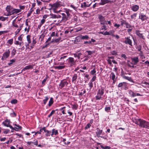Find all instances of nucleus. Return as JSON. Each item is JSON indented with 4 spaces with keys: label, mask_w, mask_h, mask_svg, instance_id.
Segmentation results:
<instances>
[{
    "label": "nucleus",
    "mask_w": 149,
    "mask_h": 149,
    "mask_svg": "<svg viewBox=\"0 0 149 149\" xmlns=\"http://www.w3.org/2000/svg\"><path fill=\"white\" fill-rule=\"evenodd\" d=\"M14 125L16 126V127L14 128V130L16 131H18V130H20L22 128L21 127L18 125L15 124Z\"/></svg>",
    "instance_id": "obj_31"
},
{
    "label": "nucleus",
    "mask_w": 149,
    "mask_h": 149,
    "mask_svg": "<svg viewBox=\"0 0 149 149\" xmlns=\"http://www.w3.org/2000/svg\"><path fill=\"white\" fill-rule=\"evenodd\" d=\"M62 5V3L61 2H56L52 5V9L54 10V12L55 13H59L61 11V10L58 11H57L56 10L61 6Z\"/></svg>",
    "instance_id": "obj_2"
},
{
    "label": "nucleus",
    "mask_w": 149,
    "mask_h": 149,
    "mask_svg": "<svg viewBox=\"0 0 149 149\" xmlns=\"http://www.w3.org/2000/svg\"><path fill=\"white\" fill-rule=\"evenodd\" d=\"M16 52V50L15 49H13L12 50V51L11 52V55L12 56H14V55H15V54Z\"/></svg>",
    "instance_id": "obj_41"
},
{
    "label": "nucleus",
    "mask_w": 149,
    "mask_h": 149,
    "mask_svg": "<svg viewBox=\"0 0 149 149\" xmlns=\"http://www.w3.org/2000/svg\"><path fill=\"white\" fill-rule=\"evenodd\" d=\"M49 99V98L47 97H45V99H44L43 100V102L44 104H45L46 103L47 101Z\"/></svg>",
    "instance_id": "obj_45"
},
{
    "label": "nucleus",
    "mask_w": 149,
    "mask_h": 149,
    "mask_svg": "<svg viewBox=\"0 0 149 149\" xmlns=\"http://www.w3.org/2000/svg\"><path fill=\"white\" fill-rule=\"evenodd\" d=\"M55 111L53 110L50 113V114L48 116V117H50L55 113Z\"/></svg>",
    "instance_id": "obj_52"
},
{
    "label": "nucleus",
    "mask_w": 149,
    "mask_h": 149,
    "mask_svg": "<svg viewBox=\"0 0 149 149\" xmlns=\"http://www.w3.org/2000/svg\"><path fill=\"white\" fill-rule=\"evenodd\" d=\"M67 62V64L70 66H72L75 64L76 61L74 58L72 57H69L66 60Z\"/></svg>",
    "instance_id": "obj_3"
},
{
    "label": "nucleus",
    "mask_w": 149,
    "mask_h": 149,
    "mask_svg": "<svg viewBox=\"0 0 149 149\" xmlns=\"http://www.w3.org/2000/svg\"><path fill=\"white\" fill-rule=\"evenodd\" d=\"M125 25L126 26V27L127 28H130L131 27V25L127 22L125 24Z\"/></svg>",
    "instance_id": "obj_53"
},
{
    "label": "nucleus",
    "mask_w": 149,
    "mask_h": 149,
    "mask_svg": "<svg viewBox=\"0 0 149 149\" xmlns=\"http://www.w3.org/2000/svg\"><path fill=\"white\" fill-rule=\"evenodd\" d=\"M111 109V108L109 107H106L105 108V110L107 111H109Z\"/></svg>",
    "instance_id": "obj_56"
},
{
    "label": "nucleus",
    "mask_w": 149,
    "mask_h": 149,
    "mask_svg": "<svg viewBox=\"0 0 149 149\" xmlns=\"http://www.w3.org/2000/svg\"><path fill=\"white\" fill-rule=\"evenodd\" d=\"M96 79V77L95 76H94L92 78L91 80L90 81L91 82H93L95 81Z\"/></svg>",
    "instance_id": "obj_63"
},
{
    "label": "nucleus",
    "mask_w": 149,
    "mask_h": 149,
    "mask_svg": "<svg viewBox=\"0 0 149 149\" xmlns=\"http://www.w3.org/2000/svg\"><path fill=\"white\" fill-rule=\"evenodd\" d=\"M82 91L83 92H81L79 93V95H83L86 93V91L85 90H82V91Z\"/></svg>",
    "instance_id": "obj_58"
},
{
    "label": "nucleus",
    "mask_w": 149,
    "mask_h": 149,
    "mask_svg": "<svg viewBox=\"0 0 149 149\" xmlns=\"http://www.w3.org/2000/svg\"><path fill=\"white\" fill-rule=\"evenodd\" d=\"M91 4V3L87 4V3L84 2L81 4V7L82 8H85L87 7H89L90 6Z\"/></svg>",
    "instance_id": "obj_15"
},
{
    "label": "nucleus",
    "mask_w": 149,
    "mask_h": 149,
    "mask_svg": "<svg viewBox=\"0 0 149 149\" xmlns=\"http://www.w3.org/2000/svg\"><path fill=\"white\" fill-rule=\"evenodd\" d=\"M110 1L108 0H101V2L99 4L100 5H103L109 3Z\"/></svg>",
    "instance_id": "obj_26"
},
{
    "label": "nucleus",
    "mask_w": 149,
    "mask_h": 149,
    "mask_svg": "<svg viewBox=\"0 0 149 149\" xmlns=\"http://www.w3.org/2000/svg\"><path fill=\"white\" fill-rule=\"evenodd\" d=\"M134 122L141 127L149 129V122L144 120L139 119Z\"/></svg>",
    "instance_id": "obj_1"
},
{
    "label": "nucleus",
    "mask_w": 149,
    "mask_h": 149,
    "mask_svg": "<svg viewBox=\"0 0 149 149\" xmlns=\"http://www.w3.org/2000/svg\"><path fill=\"white\" fill-rule=\"evenodd\" d=\"M137 14L136 13H135L132 15H131V19H135V18L137 16Z\"/></svg>",
    "instance_id": "obj_44"
},
{
    "label": "nucleus",
    "mask_w": 149,
    "mask_h": 149,
    "mask_svg": "<svg viewBox=\"0 0 149 149\" xmlns=\"http://www.w3.org/2000/svg\"><path fill=\"white\" fill-rule=\"evenodd\" d=\"M139 6L137 5L133 6L131 7V9L134 12L137 11L139 9Z\"/></svg>",
    "instance_id": "obj_19"
},
{
    "label": "nucleus",
    "mask_w": 149,
    "mask_h": 149,
    "mask_svg": "<svg viewBox=\"0 0 149 149\" xmlns=\"http://www.w3.org/2000/svg\"><path fill=\"white\" fill-rule=\"evenodd\" d=\"M139 18L142 21H143L147 19V17L146 15L143 14H141L139 16Z\"/></svg>",
    "instance_id": "obj_16"
},
{
    "label": "nucleus",
    "mask_w": 149,
    "mask_h": 149,
    "mask_svg": "<svg viewBox=\"0 0 149 149\" xmlns=\"http://www.w3.org/2000/svg\"><path fill=\"white\" fill-rule=\"evenodd\" d=\"M31 26H29L28 27H26L24 29L25 32L27 34L29 31Z\"/></svg>",
    "instance_id": "obj_40"
},
{
    "label": "nucleus",
    "mask_w": 149,
    "mask_h": 149,
    "mask_svg": "<svg viewBox=\"0 0 149 149\" xmlns=\"http://www.w3.org/2000/svg\"><path fill=\"white\" fill-rule=\"evenodd\" d=\"M53 103V99L52 97H51L50 98L49 101L48 103V106L49 107H50Z\"/></svg>",
    "instance_id": "obj_38"
},
{
    "label": "nucleus",
    "mask_w": 149,
    "mask_h": 149,
    "mask_svg": "<svg viewBox=\"0 0 149 149\" xmlns=\"http://www.w3.org/2000/svg\"><path fill=\"white\" fill-rule=\"evenodd\" d=\"M110 77L113 80V83H115L116 82L115 75L114 73L112 72L110 75Z\"/></svg>",
    "instance_id": "obj_27"
},
{
    "label": "nucleus",
    "mask_w": 149,
    "mask_h": 149,
    "mask_svg": "<svg viewBox=\"0 0 149 149\" xmlns=\"http://www.w3.org/2000/svg\"><path fill=\"white\" fill-rule=\"evenodd\" d=\"M102 95L100 94H99L98 93L97 95L95 97L96 99L97 100H100L101 98V96Z\"/></svg>",
    "instance_id": "obj_36"
},
{
    "label": "nucleus",
    "mask_w": 149,
    "mask_h": 149,
    "mask_svg": "<svg viewBox=\"0 0 149 149\" xmlns=\"http://www.w3.org/2000/svg\"><path fill=\"white\" fill-rule=\"evenodd\" d=\"M114 31H109V35L111 36H115V35L114 34Z\"/></svg>",
    "instance_id": "obj_46"
},
{
    "label": "nucleus",
    "mask_w": 149,
    "mask_h": 149,
    "mask_svg": "<svg viewBox=\"0 0 149 149\" xmlns=\"http://www.w3.org/2000/svg\"><path fill=\"white\" fill-rule=\"evenodd\" d=\"M16 19L14 20L12 22V25L15 29L19 27L18 25L15 23Z\"/></svg>",
    "instance_id": "obj_25"
},
{
    "label": "nucleus",
    "mask_w": 149,
    "mask_h": 149,
    "mask_svg": "<svg viewBox=\"0 0 149 149\" xmlns=\"http://www.w3.org/2000/svg\"><path fill=\"white\" fill-rule=\"evenodd\" d=\"M46 133L45 135L47 136H49L51 135V132L45 129V127H43V130Z\"/></svg>",
    "instance_id": "obj_18"
},
{
    "label": "nucleus",
    "mask_w": 149,
    "mask_h": 149,
    "mask_svg": "<svg viewBox=\"0 0 149 149\" xmlns=\"http://www.w3.org/2000/svg\"><path fill=\"white\" fill-rule=\"evenodd\" d=\"M27 40L28 42V45H26V47L27 48H29V45L31 43V36L29 35H28L26 36Z\"/></svg>",
    "instance_id": "obj_20"
},
{
    "label": "nucleus",
    "mask_w": 149,
    "mask_h": 149,
    "mask_svg": "<svg viewBox=\"0 0 149 149\" xmlns=\"http://www.w3.org/2000/svg\"><path fill=\"white\" fill-rule=\"evenodd\" d=\"M20 12L21 10L20 9H18L13 8L12 12L11 13V15H12L17 14V13Z\"/></svg>",
    "instance_id": "obj_17"
},
{
    "label": "nucleus",
    "mask_w": 149,
    "mask_h": 149,
    "mask_svg": "<svg viewBox=\"0 0 149 149\" xmlns=\"http://www.w3.org/2000/svg\"><path fill=\"white\" fill-rule=\"evenodd\" d=\"M13 9V7L10 5L8 6H7L6 8V10L8 12V13L7 15H5L6 16H9L11 15V13L12 12Z\"/></svg>",
    "instance_id": "obj_5"
},
{
    "label": "nucleus",
    "mask_w": 149,
    "mask_h": 149,
    "mask_svg": "<svg viewBox=\"0 0 149 149\" xmlns=\"http://www.w3.org/2000/svg\"><path fill=\"white\" fill-rule=\"evenodd\" d=\"M77 74H74L72 78V81L73 82H74L76 81V80L77 79Z\"/></svg>",
    "instance_id": "obj_34"
},
{
    "label": "nucleus",
    "mask_w": 149,
    "mask_h": 149,
    "mask_svg": "<svg viewBox=\"0 0 149 149\" xmlns=\"http://www.w3.org/2000/svg\"><path fill=\"white\" fill-rule=\"evenodd\" d=\"M58 134V132L57 130H55L54 129L52 130L51 136L53 137V135H56Z\"/></svg>",
    "instance_id": "obj_28"
},
{
    "label": "nucleus",
    "mask_w": 149,
    "mask_h": 149,
    "mask_svg": "<svg viewBox=\"0 0 149 149\" xmlns=\"http://www.w3.org/2000/svg\"><path fill=\"white\" fill-rule=\"evenodd\" d=\"M102 130H100L98 128L97 129L96 132V135L98 137H100V135L102 133Z\"/></svg>",
    "instance_id": "obj_24"
},
{
    "label": "nucleus",
    "mask_w": 149,
    "mask_h": 149,
    "mask_svg": "<svg viewBox=\"0 0 149 149\" xmlns=\"http://www.w3.org/2000/svg\"><path fill=\"white\" fill-rule=\"evenodd\" d=\"M130 36L125 37V40L124 41V43L126 44H128L129 45L132 46V41L130 38Z\"/></svg>",
    "instance_id": "obj_10"
},
{
    "label": "nucleus",
    "mask_w": 149,
    "mask_h": 149,
    "mask_svg": "<svg viewBox=\"0 0 149 149\" xmlns=\"http://www.w3.org/2000/svg\"><path fill=\"white\" fill-rule=\"evenodd\" d=\"M15 62V59H13L11 60L10 61V62L8 63V65H10L11 64H13V63H14Z\"/></svg>",
    "instance_id": "obj_49"
},
{
    "label": "nucleus",
    "mask_w": 149,
    "mask_h": 149,
    "mask_svg": "<svg viewBox=\"0 0 149 149\" xmlns=\"http://www.w3.org/2000/svg\"><path fill=\"white\" fill-rule=\"evenodd\" d=\"M127 85V83L125 82H123L120 83L118 86V87H120L122 86H126Z\"/></svg>",
    "instance_id": "obj_29"
},
{
    "label": "nucleus",
    "mask_w": 149,
    "mask_h": 149,
    "mask_svg": "<svg viewBox=\"0 0 149 149\" xmlns=\"http://www.w3.org/2000/svg\"><path fill=\"white\" fill-rule=\"evenodd\" d=\"M128 93L132 97H134L136 96L135 93H134L132 91L129 90L128 91Z\"/></svg>",
    "instance_id": "obj_30"
},
{
    "label": "nucleus",
    "mask_w": 149,
    "mask_h": 149,
    "mask_svg": "<svg viewBox=\"0 0 149 149\" xmlns=\"http://www.w3.org/2000/svg\"><path fill=\"white\" fill-rule=\"evenodd\" d=\"M127 65H128V66L130 68H135L136 67V66H135L134 65H132L131 63H130V62H129V61H128Z\"/></svg>",
    "instance_id": "obj_39"
},
{
    "label": "nucleus",
    "mask_w": 149,
    "mask_h": 149,
    "mask_svg": "<svg viewBox=\"0 0 149 149\" xmlns=\"http://www.w3.org/2000/svg\"><path fill=\"white\" fill-rule=\"evenodd\" d=\"M6 20V18L3 17V16H0V20L3 21L5 20Z\"/></svg>",
    "instance_id": "obj_59"
},
{
    "label": "nucleus",
    "mask_w": 149,
    "mask_h": 149,
    "mask_svg": "<svg viewBox=\"0 0 149 149\" xmlns=\"http://www.w3.org/2000/svg\"><path fill=\"white\" fill-rule=\"evenodd\" d=\"M36 43V41L35 39H34L33 38L32 42L31 44V46H30L31 48H33V47L34 46V45Z\"/></svg>",
    "instance_id": "obj_32"
},
{
    "label": "nucleus",
    "mask_w": 149,
    "mask_h": 149,
    "mask_svg": "<svg viewBox=\"0 0 149 149\" xmlns=\"http://www.w3.org/2000/svg\"><path fill=\"white\" fill-rule=\"evenodd\" d=\"M43 130V127L42 128H41L39 131H38L37 132H35V135H36V134H37L38 133L41 134V133L42 131Z\"/></svg>",
    "instance_id": "obj_43"
},
{
    "label": "nucleus",
    "mask_w": 149,
    "mask_h": 149,
    "mask_svg": "<svg viewBox=\"0 0 149 149\" xmlns=\"http://www.w3.org/2000/svg\"><path fill=\"white\" fill-rule=\"evenodd\" d=\"M121 22V25L122 26L123 25V24H126V23L127 22H126V21H125L124 20H121L120 22Z\"/></svg>",
    "instance_id": "obj_51"
},
{
    "label": "nucleus",
    "mask_w": 149,
    "mask_h": 149,
    "mask_svg": "<svg viewBox=\"0 0 149 149\" xmlns=\"http://www.w3.org/2000/svg\"><path fill=\"white\" fill-rule=\"evenodd\" d=\"M139 55L141 59H144L145 58V57L141 53L139 54Z\"/></svg>",
    "instance_id": "obj_54"
},
{
    "label": "nucleus",
    "mask_w": 149,
    "mask_h": 149,
    "mask_svg": "<svg viewBox=\"0 0 149 149\" xmlns=\"http://www.w3.org/2000/svg\"><path fill=\"white\" fill-rule=\"evenodd\" d=\"M13 39H11L8 40V41H7V43H9L10 45H11L13 44Z\"/></svg>",
    "instance_id": "obj_48"
},
{
    "label": "nucleus",
    "mask_w": 149,
    "mask_h": 149,
    "mask_svg": "<svg viewBox=\"0 0 149 149\" xmlns=\"http://www.w3.org/2000/svg\"><path fill=\"white\" fill-rule=\"evenodd\" d=\"M65 67V65L56 66L55 67V68L56 69L61 70L63 69Z\"/></svg>",
    "instance_id": "obj_37"
},
{
    "label": "nucleus",
    "mask_w": 149,
    "mask_h": 149,
    "mask_svg": "<svg viewBox=\"0 0 149 149\" xmlns=\"http://www.w3.org/2000/svg\"><path fill=\"white\" fill-rule=\"evenodd\" d=\"M96 72V71L94 69L91 71V73L93 75L94 74H95Z\"/></svg>",
    "instance_id": "obj_55"
},
{
    "label": "nucleus",
    "mask_w": 149,
    "mask_h": 149,
    "mask_svg": "<svg viewBox=\"0 0 149 149\" xmlns=\"http://www.w3.org/2000/svg\"><path fill=\"white\" fill-rule=\"evenodd\" d=\"M45 20L42 19L41 20L40 23L42 25L45 22Z\"/></svg>",
    "instance_id": "obj_64"
},
{
    "label": "nucleus",
    "mask_w": 149,
    "mask_h": 149,
    "mask_svg": "<svg viewBox=\"0 0 149 149\" xmlns=\"http://www.w3.org/2000/svg\"><path fill=\"white\" fill-rule=\"evenodd\" d=\"M10 120L7 119H6L4 122H3V124L4 125L7 127H9L11 129H13V127L10 125L9 124L10 123Z\"/></svg>",
    "instance_id": "obj_8"
},
{
    "label": "nucleus",
    "mask_w": 149,
    "mask_h": 149,
    "mask_svg": "<svg viewBox=\"0 0 149 149\" xmlns=\"http://www.w3.org/2000/svg\"><path fill=\"white\" fill-rule=\"evenodd\" d=\"M131 62L129 61L132 65H136L139 61L138 57L135 56L131 58Z\"/></svg>",
    "instance_id": "obj_6"
},
{
    "label": "nucleus",
    "mask_w": 149,
    "mask_h": 149,
    "mask_svg": "<svg viewBox=\"0 0 149 149\" xmlns=\"http://www.w3.org/2000/svg\"><path fill=\"white\" fill-rule=\"evenodd\" d=\"M11 103L13 104H15L17 103V101L16 99H13L11 100Z\"/></svg>",
    "instance_id": "obj_50"
},
{
    "label": "nucleus",
    "mask_w": 149,
    "mask_h": 149,
    "mask_svg": "<svg viewBox=\"0 0 149 149\" xmlns=\"http://www.w3.org/2000/svg\"><path fill=\"white\" fill-rule=\"evenodd\" d=\"M80 36V38L82 40H88L89 39V37L87 35H86L84 36H82L81 35Z\"/></svg>",
    "instance_id": "obj_35"
},
{
    "label": "nucleus",
    "mask_w": 149,
    "mask_h": 149,
    "mask_svg": "<svg viewBox=\"0 0 149 149\" xmlns=\"http://www.w3.org/2000/svg\"><path fill=\"white\" fill-rule=\"evenodd\" d=\"M111 54L113 55H116L117 54V52L116 51L114 50L111 52Z\"/></svg>",
    "instance_id": "obj_61"
},
{
    "label": "nucleus",
    "mask_w": 149,
    "mask_h": 149,
    "mask_svg": "<svg viewBox=\"0 0 149 149\" xmlns=\"http://www.w3.org/2000/svg\"><path fill=\"white\" fill-rule=\"evenodd\" d=\"M136 34L139 37L144 39V36H143L142 34L140 33V31L138 30H136L135 31Z\"/></svg>",
    "instance_id": "obj_22"
},
{
    "label": "nucleus",
    "mask_w": 149,
    "mask_h": 149,
    "mask_svg": "<svg viewBox=\"0 0 149 149\" xmlns=\"http://www.w3.org/2000/svg\"><path fill=\"white\" fill-rule=\"evenodd\" d=\"M91 126V125L90 123L88 124L85 126V129H86L89 128Z\"/></svg>",
    "instance_id": "obj_60"
},
{
    "label": "nucleus",
    "mask_w": 149,
    "mask_h": 149,
    "mask_svg": "<svg viewBox=\"0 0 149 149\" xmlns=\"http://www.w3.org/2000/svg\"><path fill=\"white\" fill-rule=\"evenodd\" d=\"M101 147L103 149H110L111 147L109 146H101Z\"/></svg>",
    "instance_id": "obj_47"
},
{
    "label": "nucleus",
    "mask_w": 149,
    "mask_h": 149,
    "mask_svg": "<svg viewBox=\"0 0 149 149\" xmlns=\"http://www.w3.org/2000/svg\"><path fill=\"white\" fill-rule=\"evenodd\" d=\"M61 14L62 15V19L61 21V22H65L70 19V18L68 17L65 13H62Z\"/></svg>",
    "instance_id": "obj_11"
},
{
    "label": "nucleus",
    "mask_w": 149,
    "mask_h": 149,
    "mask_svg": "<svg viewBox=\"0 0 149 149\" xmlns=\"http://www.w3.org/2000/svg\"><path fill=\"white\" fill-rule=\"evenodd\" d=\"M10 51L9 49L6 50V51L3 54L1 58V59L3 60H6L8 58L10 54Z\"/></svg>",
    "instance_id": "obj_4"
},
{
    "label": "nucleus",
    "mask_w": 149,
    "mask_h": 149,
    "mask_svg": "<svg viewBox=\"0 0 149 149\" xmlns=\"http://www.w3.org/2000/svg\"><path fill=\"white\" fill-rule=\"evenodd\" d=\"M33 11V10L32 8H31L30 10L29 11V13H28L27 15V17H28L29 16H30V15H31Z\"/></svg>",
    "instance_id": "obj_42"
},
{
    "label": "nucleus",
    "mask_w": 149,
    "mask_h": 149,
    "mask_svg": "<svg viewBox=\"0 0 149 149\" xmlns=\"http://www.w3.org/2000/svg\"><path fill=\"white\" fill-rule=\"evenodd\" d=\"M33 65H29L25 67L22 70V71H25L26 70L29 69H31L33 68Z\"/></svg>",
    "instance_id": "obj_14"
},
{
    "label": "nucleus",
    "mask_w": 149,
    "mask_h": 149,
    "mask_svg": "<svg viewBox=\"0 0 149 149\" xmlns=\"http://www.w3.org/2000/svg\"><path fill=\"white\" fill-rule=\"evenodd\" d=\"M104 88L102 87H101L99 88L97 91V93L102 95H103L104 93Z\"/></svg>",
    "instance_id": "obj_23"
},
{
    "label": "nucleus",
    "mask_w": 149,
    "mask_h": 149,
    "mask_svg": "<svg viewBox=\"0 0 149 149\" xmlns=\"http://www.w3.org/2000/svg\"><path fill=\"white\" fill-rule=\"evenodd\" d=\"M68 84V83L67 81L63 80L61 81L59 84V88H62L65 86H67Z\"/></svg>",
    "instance_id": "obj_12"
},
{
    "label": "nucleus",
    "mask_w": 149,
    "mask_h": 149,
    "mask_svg": "<svg viewBox=\"0 0 149 149\" xmlns=\"http://www.w3.org/2000/svg\"><path fill=\"white\" fill-rule=\"evenodd\" d=\"M22 26L23 24L20 25V26H19V27L18 28V29H17L16 31L15 32V34L16 35L18 34L20 32V31L22 29Z\"/></svg>",
    "instance_id": "obj_21"
},
{
    "label": "nucleus",
    "mask_w": 149,
    "mask_h": 149,
    "mask_svg": "<svg viewBox=\"0 0 149 149\" xmlns=\"http://www.w3.org/2000/svg\"><path fill=\"white\" fill-rule=\"evenodd\" d=\"M65 10V12L67 14V16L69 17V18H70L72 16V15L70 14V13L71 12V11L69 9H64Z\"/></svg>",
    "instance_id": "obj_13"
},
{
    "label": "nucleus",
    "mask_w": 149,
    "mask_h": 149,
    "mask_svg": "<svg viewBox=\"0 0 149 149\" xmlns=\"http://www.w3.org/2000/svg\"><path fill=\"white\" fill-rule=\"evenodd\" d=\"M121 77L124 79L127 80L133 83H134V81L132 80V78L130 77H127L125 76V74L122 72L121 74Z\"/></svg>",
    "instance_id": "obj_9"
},
{
    "label": "nucleus",
    "mask_w": 149,
    "mask_h": 149,
    "mask_svg": "<svg viewBox=\"0 0 149 149\" xmlns=\"http://www.w3.org/2000/svg\"><path fill=\"white\" fill-rule=\"evenodd\" d=\"M22 35H21L18 38V40L20 41H22Z\"/></svg>",
    "instance_id": "obj_62"
},
{
    "label": "nucleus",
    "mask_w": 149,
    "mask_h": 149,
    "mask_svg": "<svg viewBox=\"0 0 149 149\" xmlns=\"http://www.w3.org/2000/svg\"><path fill=\"white\" fill-rule=\"evenodd\" d=\"M98 18L101 24H107L104 17L100 14L98 15Z\"/></svg>",
    "instance_id": "obj_7"
},
{
    "label": "nucleus",
    "mask_w": 149,
    "mask_h": 149,
    "mask_svg": "<svg viewBox=\"0 0 149 149\" xmlns=\"http://www.w3.org/2000/svg\"><path fill=\"white\" fill-rule=\"evenodd\" d=\"M61 38H59L57 39H53L51 41L52 42H56V43H58L59 42L60 40H61Z\"/></svg>",
    "instance_id": "obj_33"
},
{
    "label": "nucleus",
    "mask_w": 149,
    "mask_h": 149,
    "mask_svg": "<svg viewBox=\"0 0 149 149\" xmlns=\"http://www.w3.org/2000/svg\"><path fill=\"white\" fill-rule=\"evenodd\" d=\"M93 82H91V81H90V82L88 84L89 85V86L90 87V88H91L93 87Z\"/></svg>",
    "instance_id": "obj_57"
}]
</instances>
